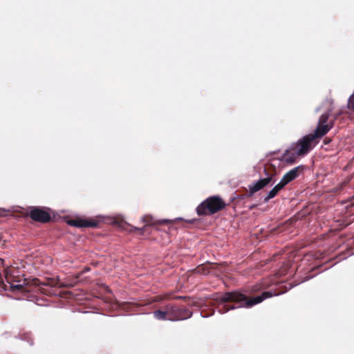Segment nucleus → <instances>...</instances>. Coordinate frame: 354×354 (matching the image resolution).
<instances>
[{"mask_svg": "<svg viewBox=\"0 0 354 354\" xmlns=\"http://www.w3.org/2000/svg\"><path fill=\"white\" fill-rule=\"evenodd\" d=\"M68 223L70 225L77 227H93L95 225V222L90 221L84 218L71 219L68 221Z\"/></svg>", "mask_w": 354, "mask_h": 354, "instance_id": "nucleus-9", "label": "nucleus"}, {"mask_svg": "<svg viewBox=\"0 0 354 354\" xmlns=\"http://www.w3.org/2000/svg\"><path fill=\"white\" fill-rule=\"evenodd\" d=\"M324 134H307L297 142L292 143L281 157L289 164L293 163L300 156L308 153L319 142Z\"/></svg>", "mask_w": 354, "mask_h": 354, "instance_id": "nucleus-1", "label": "nucleus"}, {"mask_svg": "<svg viewBox=\"0 0 354 354\" xmlns=\"http://www.w3.org/2000/svg\"><path fill=\"white\" fill-rule=\"evenodd\" d=\"M272 296V294L271 292H264L261 295L254 297V298L250 299H248L246 296L244 295L243 294H241L238 292H234L226 293L222 297V301L235 302L239 304L236 307L234 306L228 307L227 310H225L226 312L229 309H234L235 308L251 307L254 305L262 302L264 299L271 297ZM223 313H225V311H223Z\"/></svg>", "mask_w": 354, "mask_h": 354, "instance_id": "nucleus-2", "label": "nucleus"}, {"mask_svg": "<svg viewBox=\"0 0 354 354\" xmlns=\"http://www.w3.org/2000/svg\"><path fill=\"white\" fill-rule=\"evenodd\" d=\"M225 207V203L217 196L209 197L196 208L198 214H212Z\"/></svg>", "mask_w": 354, "mask_h": 354, "instance_id": "nucleus-3", "label": "nucleus"}, {"mask_svg": "<svg viewBox=\"0 0 354 354\" xmlns=\"http://www.w3.org/2000/svg\"><path fill=\"white\" fill-rule=\"evenodd\" d=\"M271 181V178H265L259 180L258 181L252 183L249 186V189L251 194H254V192H258L259 190L261 189L264 187H266L267 185H268Z\"/></svg>", "mask_w": 354, "mask_h": 354, "instance_id": "nucleus-8", "label": "nucleus"}, {"mask_svg": "<svg viewBox=\"0 0 354 354\" xmlns=\"http://www.w3.org/2000/svg\"><path fill=\"white\" fill-rule=\"evenodd\" d=\"M301 169V167H297L287 172L280 181L281 185L285 187L288 183L297 178Z\"/></svg>", "mask_w": 354, "mask_h": 354, "instance_id": "nucleus-6", "label": "nucleus"}, {"mask_svg": "<svg viewBox=\"0 0 354 354\" xmlns=\"http://www.w3.org/2000/svg\"><path fill=\"white\" fill-rule=\"evenodd\" d=\"M284 187L281 183L279 182L278 184H277L268 193L266 197L265 198V201H268L270 199L274 198L279 191H280L281 189H283Z\"/></svg>", "mask_w": 354, "mask_h": 354, "instance_id": "nucleus-10", "label": "nucleus"}, {"mask_svg": "<svg viewBox=\"0 0 354 354\" xmlns=\"http://www.w3.org/2000/svg\"><path fill=\"white\" fill-rule=\"evenodd\" d=\"M333 122L334 119L330 118L329 113L322 114L313 133H328L333 127Z\"/></svg>", "mask_w": 354, "mask_h": 354, "instance_id": "nucleus-4", "label": "nucleus"}, {"mask_svg": "<svg viewBox=\"0 0 354 354\" xmlns=\"http://www.w3.org/2000/svg\"><path fill=\"white\" fill-rule=\"evenodd\" d=\"M30 216L35 221L39 222H48L50 219V214L44 209L39 207H34L30 211Z\"/></svg>", "mask_w": 354, "mask_h": 354, "instance_id": "nucleus-5", "label": "nucleus"}, {"mask_svg": "<svg viewBox=\"0 0 354 354\" xmlns=\"http://www.w3.org/2000/svg\"><path fill=\"white\" fill-rule=\"evenodd\" d=\"M348 107L354 109V93L348 99Z\"/></svg>", "mask_w": 354, "mask_h": 354, "instance_id": "nucleus-11", "label": "nucleus"}, {"mask_svg": "<svg viewBox=\"0 0 354 354\" xmlns=\"http://www.w3.org/2000/svg\"><path fill=\"white\" fill-rule=\"evenodd\" d=\"M175 308H173L167 312L162 310H156L153 313V316L156 319L159 320L169 319L171 321L183 319V318L178 316H171V313L175 311Z\"/></svg>", "mask_w": 354, "mask_h": 354, "instance_id": "nucleus-7", "label": "nucleus"}]
</instances>
